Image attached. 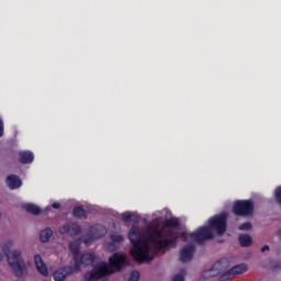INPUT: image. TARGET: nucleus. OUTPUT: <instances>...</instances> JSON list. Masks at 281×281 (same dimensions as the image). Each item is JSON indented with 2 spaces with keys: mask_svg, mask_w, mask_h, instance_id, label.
<instances>
[{
  "mask_svg": "<svg viewBox=\"0 0 281 281\" xmlns=\"http://www.w3.org/2000/svg\"><path fill=\"white\" fill-rule=\"evenodd\" d=\"M102 236H106V228L102 225H95L90 228V235L82 237L81 243H85L89 247L93 240H98Z\"/></svg>",
  "mask_w": 281,
  "mask_h": 281,
  "instance_id": "0eeeda50",
  "label": "nucleus"
},
{
  "mask_svg": "<svg viewBox=\"0 0 281 281\" xmlns=\"http://www.w3.org/2000/svg\"><path fill=\"white\" fill-rule=\"evenodd\" d=\"M76 258L78 259L79 271H80L81 265H85V267H89V265H95V262H98V257H95V255L91 252H87L81 256H75L74 258L75 261H76Z\"/></svg>",
  "mask_w": 281,
  "mask_h": 281,
  "instance_id": "1a4fd4ad",
  "label": "nucleus"
},
{
  "mask_svg": "<svg viewBox=\"0 0 281 281\" xmlns=\"http://www.w3.org/2000/svg\"><path fill=\"white\" fill-rule=\"evenodd\" d=\"M232 261L222 259L216 261L209 270L204 272L206 278H220V280H229V269Z\"/></svg>",
  "mask_w": 281,
  "mask_h": 281,
  "instance_id": "20e7f679",
  "label": "nucleus"
},
{
  "mask_svg": "<svg viewBox=\"0 0 281 281\" xmlns=\"http://www.w3.org/2000/svg\"><path fill=\"white\" fill-rule=\"evenodd\" d=\"M277 234H278L279 238H281V229H279Z\"/></svg>",
  "mask_w": 281,
  "mask_h": 281,
  "instance_id": "cd10ccee",
  "label": "nucleus"
},
{
  "mask_svg": "<svg viewBox=\"0 0 281 281\" xmlns=\"http://www.w3.org/2000/svg\"><path fill=\"white\" fill-rule=\"evenodd\" d=\"M127 281H139V271H133Z\"/></svg>",
  "mask_w": 281,
  "mask_h": 281,
  "instance_id": "4be33fe9",
  "label": "nucleus"
},
{
  "mask_svg": "<svg viewBox=\"0 0 281 281\" xmlns=\"http://www.w3.org/2000/svg\"><path fill=\"white\" fill-rule=\"evenodd\" d=\"M74 216H77V218H85V209L77 206L74 209Z\"/></svg>",
  "mask_w": 281,
  "mask_h": 281,
  "instance_id": "aec40b11",
  "label": "nucleus"
},
{
  "mask_svg": "<svg viewBox=\"0 0 281 281\" xmlns=\"http://www.w3.org/2000/svg\"><path fill=\"white\" fill-rule=\"evenodd\" d=\"M233 212L236 216H251L254 214V202L240 200L233 204Z\"/></svg>",
  "mask_w": 281,
  "mask_h": 281,
  "instance_id": "39448f33",
  "label": "nucleus"
},
{
  "mask_svg": "<svg viewBox=\"0 0 281 281\" xmlns=\"http://www.w3.org/2000/svg\"><path fill=\"white\" fill-rule=\"evenodd\" d=\"M20 164H32L34 161V153L32 151H20Z\"/></svg>",
  "mask_w": 281,
  "mask_h": 281,
  "instance_id": "2eb2a0df",
  "label": "nucleus"
},
{
  "mask_svg": "<svg viewBox=\"0 0 281 281\" xmlns=\"http://www.w3.org/2000/svg\"><path fill=\"white\" fill-rule=\"evenodd\" d=\"M59 234H69V236H76V234H80V226L74 223H67L59 227Z\"/></svg>",
  "mask_w": 281,
  "mask_h": 281,
  "instance_id": "9d476101",
  "label": "nucleus"
},
{
  "mask_svg": "<svg viewBox=\"0 0 281 281\" xmlns=\"http://www.w3.org/2000/svg\"><path fill=\"white\" fill-rule=\"evenodd\" d=\"M240 232H249L251 229V223L246 222L239 226Z\"/></svg>",
  "mask_w": 281,
  "mask_h": 281,
  "instance_id": "5701e85b",
  "label": "nucleus"
},
{
  "mask_svg": "<svg viewBox=\"0 0 281 281\" xmlns=\"http://www.w3.org/2000/svg\"><path fill=\"white\" fill-rule=\"evenodd\" d=\"M252 243L251 236L245 234L239 235V245L241 247H249Z\"/></svg>",
  "mask_w": 281,
  "mask_h": 281,
  "instance_id": "a211bd4d",
  "label": "nucleus"
},
{
  "mask_svg": "<svg viewBox=\"0 0 281 281\" xmlns=\"http://www.w3.org/2000/svg\"><path fill=\"white\" fill-rule=\"evenodd\" d=\"M34 265L37 272L41 276H44V277L49 276V270H47V265H45V262L43 261V257H41V255L34 256Z\"/></svg>",
  "mask_w": 281,
  "mask_h": 281,
  "instance_id": "9b49d317",
  "label": "nucleus"
},
{
  "mask_svg": "<svg viewBox=\"0 0 281 281\" xmlns=\"http://www.w3.org/2000/svg\"><path fill=\"white\" fill-rule=\"evenodd\" d=\"M52 207H53V210H60V203L54 202L50 206L46 207V212H49L52 210Z\"/></svg>",
  "mask_w": 281,
  "mask_h": 281,
  "instance_id": "b1692460",
  "label": "nucleus"
},
{
  "mask_svg": "<svg viewBox=\"0 0 281 281\" xmlns=\"http://www.w3.org/2000/svg\"><path fill=\"white\" fill-rule=\"evenodd\" d=\"M22 209L25 212H29V214H41V207H38V205L36 204H32V203H25L22 205Z\"/></svg>",
  "mask_w": 281,
  "mask_h": 281,
  "instance_id": "dca6fc26",
  "label": "nucleus"
},
{
  "mask_svg": "<svg viewBox=\"0 0 281 281\" xmlns=\"http://www.w3.org/2000/svg\"><path fill=\"white\" fill-rule=\"evenodd\" d=\"M0 137H3V120H0Z\"/></svg>",
  "mask_w": 281,
  "mask_h": 281,
  "instance_id": "a878e982",
  "label": "nucleus"
},
{
  "mask_svg": "<svg viewBox=\"0 0 281 281\" xmlns=\"http://www.w3.org/2000/svg\"><path fill=\"white\" fill-rule=\"evenodd\" d=\"M80 271V266L78 263V257L75 258V266H66L64 268L57 269L53 273V278L55 281H64L68 276H72V273H78Z\"/></svg>",
  "mask_w": 281,
  "mask_h": 281,
  "instance_id": "423d86ee",
  "label": "nucleus"
},
{
  "mask_svg": "<svg viewBox=\"0 0 281 281\" xmlns=\"http://www.w3.org/2000/svg\"><path fill=\"white\" fill-rule=\"evenodd\" d=\"M69 249L71 251V254H74V258H76V256H80L78 255L80 251V241L79 240H74L69 244Z\"/></svg>",
  "mask_w": 281,
  "mask_h": 281,
  "instance_id": "6ab92c4d",
  "label": "nucleus"
},
{
  "mask_svg": "<svg viewBox=\"0 0 281 281\" xmlns=\"http://www.w3.org/2000/svg\"><path fill=\"white\" fill-rule=\"evenodd\" d=\"M121 218L122 221H124V223H131V221H133L134 223H139L140 217L138 212L126 211L121 214Z\"/></svg>",
  "mask_w": 281,
  "mask_h": 281,
  "instance_id": "4468645a",
  "label": "nucleus"
},
{
  "mask_svg": "<svg viewBox=\"0 0 281 281\" xmlns=\"http://www.w3.org/2000/svg\"><path fill=\"white\" fill-rule=\"evenodd\" d=\"M227 218L229 214L222 212L209 218L206 225L199 227L195 232L186 233L179 231V218L173 217L168 209L156 211L150 216L145 215L142 218L144 227L133 224L127 234L132 244V257L137 262H150L157 255V249H168L180 238L189 245L180 249L179 261L190 262L194 258L195 243L223 236L227 232Z\"/></svg>",
  "mask_w": 281,
  "mask_h": 281,
  "instance_id": "f257e3e1",
  "label": "nucleus"
},
{
  "mask_svg": "<svg viewBox=\"0 0 281 281\" xmlns=\"http://www.w3.org/2000/svg\"><path fill=\"white\" fill-rule=\"evenodd\" d=\"M2 251L7 258L9 267L16 276L21 277L27 273L25 260L23 259V249L14 248V240H5L2 244Z\"/></svg>",
  "mask_w": 281,
  "mask_h": 281,
  "instance_id": "7ed1b4c3",
  "label": "nucleus"
},
{
  "mask_svg": "<svg viewBox=\"0 0 281 281\" xmlns=\"http://www.w3.org/2000/svg\"><path fill=\"white\" fill-rule=\"evenodd\" d=\"M109 262L110 266L104 262L98 263L92 271L85 274V280L91 281L95 278H103V276L114 273V271H120L122 267L128 265V257L124 254L115 252L109 258Z\"/></svg>",
  "mask_w": 281,
  "mask_h": 281,
  "instance_id": "f03ea898",
  "label": "nucleus"
},
{
  "mask_svg": "<svg viewBox=\"0 0 281 281\" xmlns=\"http://www.w3.org/2000/svg\"><path fill=\"white\" fill-rule=\"evenodd\" d=\"M248 270H249V267L245 263H240V265H237V266H232V262H231L228 280H232V278H236V276L247 273Z\"/></svg>",
  "mask_w": 281,
  "mask_h": 281,
  "instance_id": "f8f14e48",
  "label": "nucleus"
},
{
  "mask_svg": "<svg viewBox=\"0 0 281 281\" xmlns=\"http://www.w3.org/2000/svg\"><path fill=\"white\" fill-rule=\"evenodd\" d=\"M261 251H262V252L269 251V246H263V247L261 248Z\"/></svg>",
  "mask_w": 281,
  "mask_h": 281,
  "instance_id": "bb28decb",
  "label": "nucleus"
},
{
  "mask_svg": "<svg viewBox=\"0 0 281 281\" xmlns=\"http://www.w3.org/2000/svg\"><path fill=\"white\" fill-rule=\"evenodd\" d=\"M4 258H5V254L3 252V246H1V248H0V262H3Z\"/></svg>",
  "mask_w": 281,
  "mask_h": 281,
  "instance_id": "393cba45",
  "label": "nucleus"
},
{
  "mask_svg": "<svg viewBox=\"0 0 281 281\" xmlns=\"http://www.w3.org/2000/svg\"><path fill=\"white\" fill-rule=\"evenodd\" d=\"M52 236H54V231L52 228H45L40 233V240L41 243H48Z\"/></svg>",
  "mask_w": 281,
  "mask_h": 281,
  "instance_id": "f3484780",
  "label": "nucleus"
},
{
  "mask_svg": "<svg viewBox=\"0 0 281 281\" xmlns=\"http://www.w3.org/2000/svg\"><path fill=\"white\" fill-rule=\"evenodd\" d=\"M7 186L10 188V190H18V188L23 186V182L19 176L11 175L7 178Z\"/></svg>",
  "mask_w": 281,
  "mask_h": 281,
  "instance_id": "ddd939ff",
  "label": "nucleus"
},
{
  "mask_svg": "<svg viewBox=\"0 0 281 281\" xmlns=\"http://www.w3.org/2000/svg\"><path fill=\"white\" fill-rule=\"evenodd\" d=\"M122 243H124V236L111 235L110 241H106L103 247H104L105 251H109L111 254V252L117 250V248L120 247V245H122Z\"/></svg>",
  "mask_w": 281,
  "mask_h": 281,
  "instance_id": "6e6552de",
  "label": "nucleus"
},
{
  "mask_svg": "<svg viewBox=\"0 0 281 281\" xmlns=\"http://www.w3.org/2000/svg\"><path fill=\"white\" fill-rule=\"evenodd\" d=\"M172 281H186V271H181L175 274L171 279Z\"/></svg>",
  "mask_w": 281,
  "mask_h": 281,
  "instance_id": "412c9836",
  "label": "nucleus"
}]
</instances>
